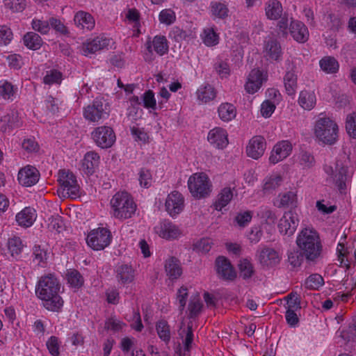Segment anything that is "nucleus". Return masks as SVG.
<instances>
[{
	"mask_svg": "<svg viewBox=\"0 0 356 356\" xmlns=\"http://www.w3.org/2000/svg\"><path fill=\"white\" fill-rule=\"evenodd\" d=\"M61 285L58 279L53 274L42 276L35 287L37 297L49 311L59 312L64 301L60 296Z\"/></svg>",
	"mask_w": 356,
	"mask_h": 356,
	"instance_id": "obj_1",
	"label": "nucleus"
},
{
	"mask_svg": "<svg viewBox=\"0 0 356 356\" xmlns=\"http://www.w3.org/2000/svg\"><path fill=\"white\" fill-rule=\"evenodd\" d=\"M296 243L307 262L316 263L321 258L323 244L318 232L314 228L302 229L297 236Z\"/></svg>",
	"mask_w": 356,
	"mask_h": 356,
	"instance_id": "obj_2",
	"label": "nucleus"
},
{
	"mask_svg": "<svg viewBox=\"0 0 356 356\" xmlns=\"http://www.w3.org/2000/svg\"><path fill=\"white\" fill-rule=\"evenodd\" d=\"M113 216L124 220L131 218L136 210V204L130 194L125 191L116 193L111 200Z\"/></svg>",
	"mask_w": 356,
	"mask_h": 356,
	"instance_id": "obj_3",
	"label": "nucleus"
},
{
	"mask_svg": "<svg viewBox=\"0 0 356 356\" xmlns=\"http://www.w3.org/2000/svg\"><path fill=\"white\" fill-rule=\"evenodd\" d=\"M314 133L319 140L325 144H334L338 137V126L329 118L318 119L315 124Z\"/></svg>",
	"mask_w": 356,
	"mask_h": 356,
	"instance_id": "obj_4",
	"label": "nucleus"
},
{
	"mask_svg": "<svg viewBox=\"0 0 356 356\" xmlns=\"http://www.w3.org/2000/svg\"><path fill=\"white\" fill-rule=\"evenodd\" d=\"M188 186L192 195L200 199L209 194L211 186L206 174L195 173L189 177Z\"/></svg>",
	"mask_w": 356,
	"mask_h": 356,
	"instance_id": "obj_5",
	"label": "nucleus"
},
{
	"mask_svg": "<svg viewBox=\"0 0 356 356\" xmlns=\"http://www.w3.org/2000/svg\"><path fill=\"white\" fill-rule=\"evenodd\" d=\"M108 104L102 98H96L83 109V117L92 122H99L108 117Z\"/></svg>",
	"mask_w": 356,
	"mask_h": 356,
	"instance_id": "obj_6",
	"label": "nucleus"
},
{
	"mask_svg": "<svg viewBox=\"0 0 356 356\" xmlns=\"http://www.w3.org/2000/svg\"><path fill=\"white\" fill-rule=\"evenodd\" d=\"M58 181L68 197L75 199L80 196V186L76 176L70 170H60Z\"/></svg>",
	"mask_w": 356,
	"mask_h": 356,
	"instance_id": "obj_7",
	"label": "nucleus"
},
{
	"mask_svg": "<svg viewBox=\"0 0 356 356\" xmlns=\"http://www.w3.org/2000/svg\"><path fill=\"white\" fill-rule=\"evenodd\" d=\"M111 232L108 229L99 227L88 234L87 243L95 250H102L111 243Z\"/></svg>",
	"mask_w": 356,
	"mask_h": 356,
	"instance_id": "obj_8",
	"label": "nucleus"
},
{
	"mask_svg": "<svg viewBox=\"0 0 356 356\" xmlns=\"http://www.w3.org/2000/svg\"><path fill=\"white\" fill-rule=\"evenodd\" d=\"M91 135L96 145L103 149L111 147L116 138L113 129L107 126L95 128Z\"/></svg>",
	"mask_w": 356,
	"mask_h": 356,
	"instance_id": "obj_9",
	"label": "nucleus"
},
{
	"mask_svg": "<svg viewBox=\"0 0 356 356\" xmlns=\"http://www.w3.org/2000/svg\"><path fill=\"white\" fill-rule=\"evenodd\" d=\"M165 210L168 214L175 217L180 213L184 208V198L178 191L170 193L165 200Z\"/></svg>",
	"mask_w": 356,
	"mask_h": 356,
	"instance_id": "obj_10",
	"label": "nucleus"
},
{
	"mask_svg": "<svg viewBox=\"0 0 356 356\" xmlns=\"http://www.w3.org/2000/svg\"><path fill=\"white\" fill-rule=\"evenodd\" d=\"M216 269L218 276L224 280L233 281L236 277V273L229 260L223 256L216 259Z\"/></svg>",
	"mask_w": 356,
	"mask_h": 356,
	"instance_id": "obj_11",
	"label": "nucleus"
},
{
	"mask_svg": "<svg viewBox=\"0 0 356 356\" xmlns=\"http://www.w3.org/2000/svg\"><path fill=\"white\" fill-rule=\"evenodd\" d=\"M299 224L297 214L291 211L285 213L280 220L278 225L280 232L284 235L289 236L293 235Z\"/></svg>",
	"mask_w": 356,
	"mask_h": 356,
	"instance_id": "obj_12",
	"label": "nucleus"
},
{
	"mask_svg": "<svg viewBox=\"0 0 356 356\" xmlns=\"http://www.w3.org/2000/svg\"><path fill=\"white\" fill-rule=\"evenodd\" d=\"M227 131L221 127H215L210 130L207 140L213 147L222 149L229 143Z\"/></svg>",
	"mask_w": 356,
	"mask_h": 356,
	"instance_id": "obj_13",
	"label": "nucleus"
},
{
	"mask_svg": "<svg viewBox=\"0 0 356 356\" xmlns=\"http://www.w3.org/2000/svg\"><path fill=\"white\" fill-rule=\"evenodd\" d=\"M154 229L160 237L165 239H175L181 234L179 228L168 220L162 221Z\"/></svg>",
	"mask_w": 356,
	"mask_h": 356,
	"instance_id": "obj_14",
	"label": "nucleus"
},
{
	"mask_svg": "<svg viewBox=\"0 0 356 356\" xmlns=\"http://www.w3.org/2000/svg\"><path fill=\"white\" fill-rule=\"evenodd\" d=\"M39 176V172L35 167L27 165L19 171L17 179L20 184L29 187L38 181Z\"/></svg>",
	"mask_w": 356,
	"mask_h": 356,
	"instance_id": "obj_15",
	"label": "nucleus"
},
{
	"mask_svg": "<svg viewBox=\"0 0 356 356\" xmlns=\"http://www.w3.org/2000/svg\"><path fill=\"white\" fill-rule=\"evenodd\" d=\"M266 149V140L264 137L260 136H254L246 147V153L249 157L254 159H258L261 157Z\"/></svg>",
	"mask_w": 356,
	"mask_h": 356,
	"instance_id": "obj_16",
	"label": "nucleus"
},
{
	"mask_svg": "<svg viewBox=\"0 0 356 356\" xmlns=\"http://www.w3.org/2000/svg\"><path fill=\"white\" fill-rule=\"evenodd\" d=\"M292 150L291 144L287 140H283L276 144L269 157L270 163L275 164L286 158Z\"/></svg>",
	"mask_w": 356,
	"mask_h": 356,
	"instance_id": "obj_17",
	"label": "nucleus"
},
{
	"mask_svg": "<svg viewBox=\"0 0 356 356\" xmlns=\"http://www.w3.org/2000/svg\"><path fill=\"white\" fill-rule=\"evenodd\" d=\"M258 259L263 266L267 267L274 266L280 261L277 252L266 246L258 250Z\"/></svg>",
	"mask_w": 356,
	"mask_h": 356,
	"instance_id": "obj_18",
	"label": "nucleus"
},
{
	"mask_svg": "<svg viewBox=\"0 0 356 356\" xmlns=\"http://www.w3.org/2000/svg\"><path fill=\"white\" fill-rule=\"evenodd\" d=\"M109 44L110 40L108 38L99 35L85 42L83 46V51L86 56L89 54H95L106 48Z\"/></svg>",
	"mask_w": 356,
	"mask_h": 356,
	"instance_id": "obj_19",
	"label": "nucleus"
},
{
	"mask_svg": "<svg viewBox=\"0 0 356 356\" xmlns=\"http://www.w3.org/2000/svg\"><path fill=\"white\" fill-rule=\"evenodd\" d=\"M348 166L341 161L336 162V173L333 176V181L339 190L342 191L346 188V181L349 177Z\"/></svg>",
	"mask_w": 356,
	"mask_h": 356,
	"instance_id": "obj_20",
	"label": "nucleus"
},
{
	"mask_svg": "<svg viewBox=\"0 0 356 356\" xmlns=\"http://www.w3.org/2000/svg\"><path fill=\"white\" fill-rule=\"evenodd\" d=\"M289 31L293 38L298 42H305L309 38L307 26L300 21H291Z\"/></svg>",
	"mask_w": 356,
	"mask_h": 356,
	"instance_id": "obj_21",
	"label": "nucleus"
},
{
	"mask_svg": "<svg viewBox=\"0 0 356 356\" xmlns=\"http://www.w3.org/2000/svg\"><path fill=\"white\" fill-rule=\"evenodd\" d=\"M296 67L289 63V67L284 76V84L286 93L289 95H295L298 86V77L295 73Z\"/></svg>",
	"mask_w": 356,
	"mask_h": 356,
	"instance_id": "obj_22",
	"label": "nucleus"
},
{
	"mask_svg": "<svg viewBox=\"0 0 356 356\" xmlns=\"http://www.w3.org/2000/svg\"><path fill=\"white\" fill-rule=\"evenodd\" d=\"M74 21L78 28L88 31L92 30L95 24L92 15L83 10H80L75 14Z\"/></svg>",
	"mask_w": 356,
	"mask_h": 356,
	"instance_id": "obj_23",
	"label": "nucleus"
},
{
	"mask_svg": "<svg viewBox=\"0 0 356 356\" xmlns=\"http://www.w3.org/2000/svg\"><path fill=\"white\" fill-rule=\"evenodd\" d=\"M262 85V73L260 70L254 69L249 74L248 81L245 85L247 92L254 94Z\"/></svg>",
	"mask_w": 356,
	"mask_h": 356,
	"instance_id": "obj_24",
	"label": "nucleus"
},
{
	"mask_svg": "<svg viewBox=\"0 0 356 356\" xmlns=\"http://www.w3.org/2000/svg\"><path fill=\"white\" fill-rule=\"evenodd\" d=\"M99 156L94 152L90 151L87 152L82 161V168L86 175H92L95 169L99 165Z\"/></svg>",
	"mask_w": 356,
	"mask_h": 356,
	"instance_id": "obj_25",
	"label": "nucleus"
},
{
	"mask_svg": "<svg viewBox=\"0 0 356 356\" xmlns=\"http://www.w3.org/2000/svg\"><path fill=\"white\" fill-rule=\"evenodd\" d=\"M36 219L35 210L31 207H26L16 215V220L19 225L29 227L33 225Z\"/></svg>",
	"mask_w": 356,
	"mask_h": 356,
	"instance_id": "obj_26",
	"label": "nucleus"
},
{
	"mask_svg": "<svg viewBox=\"0 0 356 356\" xmlns=\"http://www.w3.org/2000/svg\"><path fill=\"white\" fill-rule=\"evenodd\" d=\"M165 269L170 279H177L182 273L180 261L175 257H171L165 261Z\"/></svg>",
	"mask_w": 356,
	"mask_h": 356,
	"instance_id": "obj_27",
	"label": "nucleus"
},
{
	"mask_svg": "<svg viewBox=\"0 0 356 356\" xmlns=\"http://www.w3.org/2000/svg\"><path fill=\"white\" fill-rule=\"evenodd\" d=\"M265 11L268 19L276 20L281 17L283 8L278 0H269L266 3Z\"/></svg>",
	"mask_w": 356,
	"mask_h": 356,
	"instance_id": "obj_28",
	"label": "nucleus"
},
{
	"mask_svg": "<svg viewBox=\"0 0 356 356\" xmlns=\"http://www.w3.org/2000/svg\"><path fill=\"white\" fill-rule=\"evenodd\" d=\"M1 122L3 123L1 129L4 132L13 129V128L19 127L21 125L18 113L17 111H14L3 116L1 118Z\"/></svg>",
	"mask_w": 356,
	"mask_h": 356,
	"instance_id": "obj_29",
	"label": "nucleus"
},
{
	"mask_svg": "<svg viewBox=\"0 0 356 356\" xmlns=\"http://www.w3.org/2000/svg\"><path fill=\"white\" fill-rule=\"evenodd\" d=\"M266 56L269 59L278 61L282 57V49L280 43L276 40L271 39L267 42L265 46Z\"/></svg>",
	"mask_w": 356,
	"mask_h": 356,
	"instance_id": "obj_30",
	"label": "nucleus"
},
{
	"mask_svg": "<svg viewBox=\"0 0 356 356\" xmlns=\"http://www.w3.org/2000/svg\"><path fill=\"white\" fill-rule=\"evenodd\" d=\"M279 208L296 207L298 202L297 191H290L279 195Z\"/></svg>",
	"mask_w": 356,
	"mask_h": 356,
	"instance_id": "obj_31",
	"label": "nucleus"
},
{
	"mask_svg": "<svg viewBox=\"0 0 356 356\" xmlns=\"http://www.w3.org/2000/svg\"><path fill=\"white\" fill-rule=\"evenodd\" d=\"M298 103L304 109H312L316 103L315 93L309 90L301 91L299 95Z\"/></svg>",
	"mask_w": 356,
	"mask_h": 356,
	"instance_id": "obj_32",
	"label": "nucleus"
},
{
	"mask_svg": "<svg viewBox=\"0 0 356 356\" xmlns=\"http://www.w3.org/2000/svg\"><path fill=\"white\" fill-rule=\"evenodd\" d=\"M117 278L122 284L130 283L134 279V270L131 266L122 264L117 269Z\"/></svg>",
	"mask_w": 356,
	"mask_h": 356,
	"instance_id": "obj_33",
	"label": "nucleus"
},
{
	"mask_svg": "<svg viewBox=\"0 0 356 356\" xmlns=\"http://www.w3.org/2000/svg\"><path fill=\"white\" fill-rule=\"evenodd\" d=\"M197 95L198 100L203 103H207L216 98V91L212 86L206 84L197 90Z\"/></svg>",
	"mask_w": 356,
	"mask_h": 356,
	"instance_id": "obj_34",
	"label": "nucleus"
},
{
	"mask_svg": "<svg viewBox=\"0 0 356 356\" xmlns=\"http://www.w3.org/2000/svg\"><path fill=\"white\" fill-rule=\"evenodd\" d=\"M218 112L220 118L224 122L231 121L236 115L235 106L229 103L221 104L218 107Z\"/></svg>",
	"mask_w": 356,
	"mask_h": 356,
	"instance_id": "obj_35",
	"label": "nucleus"
},
{
	"mask_svg": "<svg viewBox=\"0 0 356 356\" xmlns=\"http://www.w3.org/2000/svg\"><path fill=\"white\" fill-rule=\"evenodd\" d=\"M322 70L328 74H334L339 70V65L335 58L325 56L319 62Z\"/></svg>",
	"mask_w": 356,
	"mask_h": 356,
	"instance_id": "obj_36",
	"label": "nucleus"
},
{
	"mask_svg": "<svg viewBox=\"0 0 356 356\" xmlns=\"http://www.w3.org/2000/svg\"><path fill=\"white\" fill-rule=\"evenodd\" d=\"M23 41L25 46L33 50L40 49L42 44L41 37L34 32H29L25 34Z\"/></svg>",
	"mask_w": 356,
	"mask_h": 356,
	"instance_id": "obj_37",
	"label": "nucleus"
},
{
	"mask_svg": "<svg viewBox=\"0 0 356 356\" xmlns=\"http://www.w3.org/2000/svg\"><path fill=\"white\" fill-rule=\"evenodd\" d=\"M149 42L152 44V49H154L159 56H163L168 52V44L165 36L156 35L152 41Z\"/></svg>",
	"mask_w": 356,
	"mask_h": 356,
	"instance_id": "obj_38",
	"label": "nucleus"
},
{
	"mask_svg": "<svg viewBox=\"0 0 356 356\" xmlns=\"http://www.w3.org/2000/svg\"><path fill=\"white\" fill-rule=\"evenodd\" d=\"M233 193L230 188H225L218 196V200L214 204L215 209L220 211L232 199Z\"/></svg>",
	"mask_w": 356,
	"mask_h": 356,
	"instance_id": "obj_39",
	"label": "nucleus"
},
{
	"mask_svg": "<svg viewBox=\"0 0 356 356\" xmlns=\"http://www.w3.org/2000/svg\"><path fill=\"white\" fill-rule=\"evenodd\" d=\"M156 330L159 338L165 343H168L170 341V326L166 321L161 320L157 322Z\"/></svg>",
	"mask_w": 356,
	"mask_h": 356,
	"instance_id": "obj_40",
	"label": "nucleus"
},
{
	"mask_svg": "<svg viewBox=\"0 0 356 356\" xmlns=\"http://www.w3.org/2000/svg\"><path fill=\"white\" fill-rule=\"evenodd\" d=\"M8 248L10 255L13 257H15L21 254L24 248V245L19 237L13 236L8 239Z\"/></svg>",
	"mask_w": 356,
	"mask_h": 356,
	"instance_id": "obj_41",
	"label": "nucleus"
},
{
	"mask_svg": "<svg viewBox=\"0 0 356 356\" xmlns=\"http://www.w3.org/2000/svg\"><path fill=\"white\" fill-rule=\"evenodd\" d=\"M211 12L212 15L220 19H225L228 17L229 9L225 3L212 1L211 3Z\"/></svg>",
	"mask_w": 356,
	"mask_h": 356,
	"instance_id": "obj_42",
	"label": "nucleus"
},
{
	"mask_svg": "<svg viewBox=\"0 0 356 356\" xmlns=\"http://www.w3.org/2000/svg\"><path fill=\"white\" fill-rule=\"evenodd\" d=\"M67 282L74 288H79L83 284V278L81 273L75 269H70L66 274Z\"/></svg>",
	"mask_w": 356,
	"mask_h": 356,
	"instance_id": "obj_43",
	"label": "nucleus"
},
{
	"mask_svg": "<svg viewBox=\"0 0 356 356\" xmlns=\"http://www.w3.org/2000/svg\"><path fill=\"white\" fill-rule=\"evenodd\" d=\"M238 268L240 276L244 280L250 278L254 273L252 264L247 259H244L240 261Z\"/></svg>",
	"mask_w": 356,
	"mask_h": 356,
	"instance_id": "obj_44",
	"label": "nucleus"
},
{
	"mask_svg": "<svg viewBox=\"0 0 356 356\" xmlns=\"http://www.w3.org/2000/svg\"><path fill=\"white\" fill-rule=\"evenodd\" d=\"M191 35V31L183 30L178 26L173 27L169 33V36L177 42L188 40Z\"/></svg>",
	"mask_w": 356,
	"mask_h": 356,
	"instance_id": "obj_45",
	"label": "nucleus"
},
{
	"mask_svg": "<svg viewBox=\"0 0 356 356\" xmlns=\"http://www.w3.org/2000/svg\"><path fill=\"white\" fill-rule=\"evenodd\" d=\"M305 284L308 289H318L324 284V280L321 275L315 273L307 278Z\"/></svg>",
	"mask_w": 356,
	"mask_h": 356,
	"instance_id": "obj_46",
	"label": "nucleus"
},
{
	"mask_svg": "<svg viewBox=\"0 0 356 356\" xmlns=\"http://www.w3.org/2000/svg\"><path fill=\"white\" fill-rule=\"evenodd\" d=\"M202 303L198 296L192 298L188 305L189 318H194L197 316L202 310Z\"/></svg>",
	"mask_w": 356,
	"mask_h": 356,
	"instance_id": "obj_47",
	"label": "nucleus"
},
{
	"mask_svg": "<svg viewBox=\"0 0 356 356\" xmlns=\"http://www.w3.org/2000/svg\"><path fill=\"white\" fill-rule=\"evenodd\" d=\"M15 94L14 86L8 81H0V95L5 99H12Z\"/></svg>",
	"mask_w": 356,
	"mask_h": 356,
	"instance_id": "obj_48",
	"label": "nucleus"
},
{
	"mask_svg": "<svg viewBox=\"0 0 356 356\" xmlns=\"http://www.w3.org/2000/svg\"><path fill=\"white\" fill-rule=\"evenodd\" d=\"M282 181V178L280 175H273L266 179L263 190L265 193H270L277 187H279Z\"/></svg>",
	"mask_w": 356,
	"mask_h": 356,
	"instance_id": "obj_49",
	"label": "nucleus"
},
{
	"mask_svg": "<svg viewBox=\"0 0 356 356\" xmlns=\"http://www.w3.org/2000/svg\"><path fill=\"white\" fill-rule=\"evenodd\" d=\"M63 79L62 73L56 70H51L47 72L46 75L43 78L45 84L51 85L54 83L59 84Z\"/></svg>",
	"mask_w": 356,
	"mask_h": 356,
	"instance_id": "obj_50",
	"label": "nucleus"
},
{
	"mask_svg": "<svg viewBox=\"0 0 356 356\" xmlns=\"http://www.w3.org/2000/svg\"><path fill=\"white\" fill-rule=\"evenodd\" d=\"M252 216L253 212L251 211H240L235 216L234 221L240 227H245L251 221Z\"/></svg>",
	"mask_w": 356,
	"mask_h": 356,
	"instance_id": "obj_51",
	"label": "nucleus"
},
{
	"mask_svg": "<svg viewBox=\"0 0 356 356\" xmlns=\"http://www.w3.org/2000/svg\"><path fill=\"white\" fill-rule=\"evenodd\" d=\"M159 19L161 24L171 25L176 20L175 13L171 9H164L161 11Z\"/></svg>",
	"mask_w": 356,
	"mask_h": 356,
	"instance_id": "obj_52",
	"label": "nucleus"
},
{
	"mask_svg": "<svg viewBox=\"0 0 356 356\" xmlns=\"http://www.w3.org/2000/svg\"><path fill=\"white\" fill-rule=\"evenodd\" d=\"M346 129L350 137L356 138V112H353L347 116Z\"/></svg>",
	"mask_w": 356,
	"mask_h": 356,
	"instance_id": "obj_53",
	"label": "nucleus"
},
{
	"mask_svg": "<svg viewBox=\"0 0 356 356\" xmlns=\"http://www.w3.org/2000/svg\"><path fill=\"white\" fill-rule=\"evenodd\" d=\"M304 259H305V256L299 249L298 250L291 252L288 255V261L293 267L300 266Z\"/></svg>",
	"mask_w": 356,
	"mask_h": 356,
	"instance_id": "obj_54",
	"label": "nucleus"
},
{
	"mask_svg": "<svg viewBox=\"0 0 356 356\" xmlns=\"http://www.w3.org/2000/svg\"><path fill=\"white\" fill-rule=\"evenodd\" d=\"M203 34V42L207 46H214L218 43V35L213 29H206L204 31Z\"/></svg>",
	"mask_w": 356,
	"mask_h": 356,
	"instance_id": "obj_55",
	"label": "nucleus"
},
{
	"mask_svg": "<svg viewBox=\"0 0 356 356\" xmlns=\"http://www.w3.org/2000/svg\"><path fill=\"white\" fill-rule=\"evenodd\" d=\"M5 6L13 12H22L26 8L25 0H4Z\"/></svg>",
	"mask_w": 356,
	"mask_h": 356,
	"instance_id": "obj_56",
	"label": "nucleus"
},
{
	"mask_svg": "<svg viewBox=\"0 0 356 356\" xmlns=\"http://www.w3.org/2000/svg\"><path fill=\"white\" fill-rule=\"evenodd\" d=\"M299 163L304 168H310L314 165L315 159L312 154L302 151L299 156Z\"/></svg>",
	"mask_w": 356,
	"mask_h": 356,
	"instance_id": "obj_57",
	"label": "nucleus"
},
{
	"mask_svg": "<svg viewBox=\"0 0 356 356\" xmlns=\"http://www.w3.org/2000/svg\"><path fill=\"white\" fill-rule=\"evenodd\" d=\"M49 24L56 32L61 35H67L70 33L67 26L58 19L55 17L49 18Z\"/></svg>",
	"mask_w": 356,
	"mask_h": 356,
	"instance_id": "obj_58",
	"label": "nucleus"
},
{
	"mask_svg": "<svg viewBox=\"0 0 356 356\" xmlns=\"http://www.w3.org/2000/svg\"><path fill=\"white\" fill-rule=\"evenodd\" d=\"M31 24L32 28L41 34H47L50 30L49 19L48 21L33 19Z\"/></svg>",
	"mask_w": 356,
	"mask_h": 356,
	"instance_id": "obj_59",
	"label": "nucleus"
},
{
	"mask_svg": "<svg viewBox=\"0 0 356 356\" xmlns=\"http://www.w3.org/2000/svg\"><path fill=\"white\" fill-rule=\"evenodd\" d=\"M214 68L217 74L221 77H227L230 73L228 63L222 60H218L214 64Z\"/></svg>",
	"mask_w": 356,
	"mask_h": 356,
	"instance_id": "obj_60",
	"label": "nucleus"
},
{
	"mask_svg": "<svg viewBox=\"0 0 356 356\" xmlns=\"http://www.w3.org/2000/svg\"><path fill=\"white\" fill-rule=\"evenodd\" d=\"M13 39V32L10 28L5 25H0V44L6 45Z\"/></svg>",
	"mask_w": 356,
	"mask_h": 356,
	"instance_id": "obj_61",
	"label": "nucleus"
},
{
	"mask_svg": "<svg viewBox=\"0 0 356 356\" xmlns=\"http://www.w3.org/2000/svg\"><path fill=\"white\" fill-rule=\"evenodd\" d=\"M144 107L147 108L156 109V102L154 98V94L152 90L146 91L143 96Z\"/></svg>",
	"mask_w": 356,
	"mask_h": 356,
	"instance_id": "obj_62",
	"label": "nucleus"
},
{
	"mask_svg": "<svg viewBox=\"0 0 356 356\" xmlns=\"http://www.w3.org/2000/svg\"><path fill=\"white\" fill-rule=\"evenodd\" d=\"M287 309H300V298L296 293H291L287 296Z\"/></svg>",
	"mask_w": 356,
	"mask_h": 356,
	"instance_id": "obj_63",
	"label": "nucleus"
},
{
	"mask_svg": "<svg viewBox=\"0 0 356 356\" xmlns=\"http://www.w3.org/2000/svg\"><path fill=\"white\" fill-rule=\"evenodd\" d=\"M139 181L140 186L145 188H149L151 185L152 175L149 170L142 168L139 172Z\"/></svg>",
	"mask_w": 356,
	"mask_h": 356,
	"instance_id": "obj_64",
	"label": "nucleus"
}]
</instances>
